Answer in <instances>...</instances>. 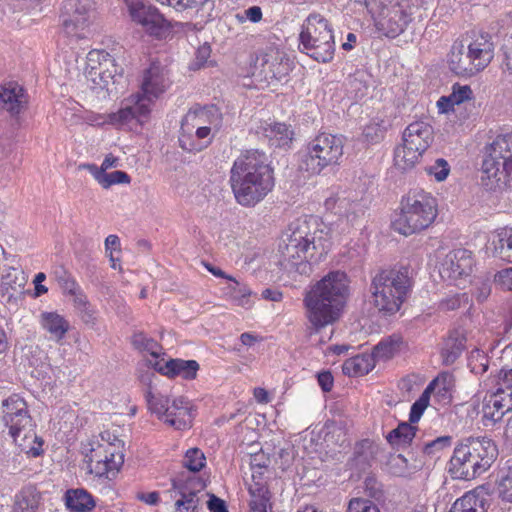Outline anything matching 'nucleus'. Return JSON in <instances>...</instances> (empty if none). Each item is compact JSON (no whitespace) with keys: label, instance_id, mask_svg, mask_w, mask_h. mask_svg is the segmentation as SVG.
<instances>
[{"label":"nucleus","instance_id":"f257e3e1","mask_svg":"<svg viewBox=\"0 0 512 512\" xmlns=\"http://www.w3.org/2000/svg\"><path fill=\"white\" fill-rule=\"evenodd\" d=\"M350 295V280L346 272H328L320 280L309 286L305 292L303 305L311 333L339 320Z\"/></svg>","mask_w":512,"mask_h":512},{"label":"nucleus","instance_id":"f03ea898","mask_svg":"<svg viewBox=\"0 0 512 512\" xmlns=\"http://www.w3.org/2000/svg\"><path fill=\"white\" fill-rule=\"evenodd\" d=\"M274 172L266 154L257 149L243 152L230 170V185L235 200L243 207H253L273 189Z\"/></svg>","mask_w":512,"mask_h":512},{"label":"nucleus","instance_id":"7ed1b4c3","mask_svg":"<svg viewBox=\"0 0 512 512\" xmlns=\"http://www.w3.org/2000/svg\"><path fill=\"white\" fill-rule=\"evenodd\" d=\"M314 217L298 219L289 226L290 233L278 245V264L287 271H303L314 252L325 250L323 230Z\"/></svg>","mask_w":512,"mask_h":512},{"label":"nucleus","instance_id":"20e7f679","mask_svg":"<svg viewBox=\"0 0 512 512\" xmlns=\"http://www.w3.org/2000/svg\"><path fill=\"white\" fill-rule=\"evenodd\" d=\"M412 272L404 265L378 269L371 276L369 303L385 316L396 314L411 293Z\"/></svg>","mask_w":512,"mask_h":512},{"label":"nucleus","instance_id":"39448f33","mask_svg":"<svg viewBox=\"0 0 512 512\" xmlns=\"http://www.w3.org/2000/svg\"><path fill=\"white\" fill-rule=\"evenodd\" d=\"M167 86L164 68L159 63H151L143 76L142 93L132 95L118 112L107 116L106 122L120 126L133 121L142 124L150 114L151 103L165 91Z\"/></svg>","mask_w":512,"mask_h":512},{"label":"nucleus","instance_id":"423d86ee","mask_svg":"<svg viewBox=\"0 0 512 512\" xmlns=\"http://www.w3.org/2000/svg\"><path fill=\"white\" fill-rule=\"evenodd\" d=\"M436 198L422 189H412L400 202V213L393 220L396 232L404 236L427 229L438 214Z\"/></svg>","mask_w":512,"mask_h":512},{"label":"nucleus","instance_id":"0eeeda50","mask_svg":"<svg viewBox=\"0 0 512 512\" xmlns=\"http://www.w3.org/2000/svg\"><path fill=\"white\" fill-rule=\"evenodd\" d=\"M494 57V43L489 33H481L467 45L455 41L448 55L450 70L461 77H472L484 70Z\"/></svg>","mask_w":512,"mask_h":512},{"label":"nucleus","instance_id":"6e6552de","mask_svg":"<svg viewBox=\"0 0 512 512\" xmlns=\"http://www.w3.org/2000/svg\"><path fill=\"white\" fill-rule=\"evenodd\" d=\"M512 174V134L498 135L485 147L481 183L486 190L505 184Z\"/></svg>","mask_w":512,"mask_h":512},{"label":"nucleus","instance_id":"1a4fd4ad","mask_svg":"<svg viewBox=\"0 0 512 512\" xmlns=\"http://www.w3.org/2000/svg\"><path fill=\"white\" fill-rule=\"evenodd\" d=\"M344 144L342 135L320 133L308 143L302 156L301 169L319 174L328 166L338 165L344 154Z\"/></svg>","mask_w":512,"mask_h":512},{"label":"nucleus","instance_id":"9d476101","mask_svg":"<svg viewBox=\"0 0 512 512\" xmlns=\"http://www.w3.org/2000/svg\"><path fill=\"white\" fill-rule=\"evenodd\" d=\"M302 51L317 62L328 63L334 57L335 41L329 22L320 16H310L299 36Z\"/></svg>","mask_w":512,"mask_h":512},{"label":"nucleus","instance_id":"9b49d317","mask_svg":"<svg viewBox=\"0 0 512 512\" xmlns=\"http://www.w3.org/2000/svg\"><path fill=\"white\" fill-rule=\"evenodd\" d=\"M433 128L425 121L410 123L402 134V145L394 151L395 165L402 170L411 169L433 141Z\"/></svg>","mask_w":512,"mask_h":512},{"label":"nucleus","instance_id":"f8f14e48","mask_svg":"<svg viewBox=\"0 0 512 512\" xmlns=\"http://www.w3.org/2000/svg\"><path fill=\"white\" fill-rule=\"evenodd\" d=\"M145 399L149 410L165 424L177 430H184L192 425L194 414L192 405L187 398L181 396L170 403L167 396L153 392L149 388L145 393Z\"/></svg>","mask_w":512,"mask_h":512},{"label":"nucleus","instance_id":"ddd939ff","mask_svg":"<svg viewBox=\"0 0 512 512\" xmlns=\"http://www.w3.org/2000/svg\"><path fill=\"white\" fill-rule=\"evenodd\" d=\"M60 17L67 36L86 38L96 18V3L94 0H64Z\"/></svg>","mask_w":512,"mask_h":512},{"label":"nucleus","instance_id":"4468645a","mask_svg":"<svg viewBox=\"0 0 512 512\" xmlns=\"http://www.w3.org/2000/svg\"><path fill=\"white\" fill-rule=\"evenodd\" d=\"M498 457V450H454L450 472L455 478L471 480L484 473Z\"/></svg>","mask_w":512,"mask_h":512},{"label":"nucleus","instance_id":"2eb2a0df","mask_svg":"<svg viewBox=\"0 0 512 512\" xmlns=\"http://www.w3.org/2000/svg\"><path fill=\"white\" fill-rule=\"evenodd\" d=\"M3 414V421L9 427L14 444L19 447L29 446L27 440L32 432V423L27 403L18 395H12L3 401Z\"/></svg>","mask_w":512,"mask_h":512},{"label":"nucleus","instance_id":"dca6fc26","mask_svg":"<svg viewBox=\"0 0 512 512\" xmlns=\"http://www.w3.org/2000/svg\"><path fill=\"white\" fill-rule=\"evenodd\" d=\"M0 301L9 310L17 311L26 304V297L31 295L26 289L28 277L20 268L3 266L1 274Z\"/></svg>","mask_w":512,"mask_h":512},{"label":"nucleus","instance_id":"f3484780","mask_svg":"<svg viewBox=\"0 0 512 512\" xmlns=\"http://www.w3.org/2000/svg\"><path fill=\"white\" fill-rule=\"evenodd\" d=\"M205 112H188L181 123L179 145L188 152H200L212 141L211 128L203 126Z\"/></svg>","mask_w":512,"mask_h":512},{"label":"nucleus","instance_id":"a211bd4d","mask_svg":"<svg viewBox=\"0 0 512 512\" xmlns=\"http://www.w3.org/2000/svg\"><path fill=\"white\" fill-rule=\"evenodd\" d=\"M256 65L260 68L264 80L270 84L286 78L292 70L293 62L285 52L270 46L257 57Z\"/></svg>","mask_w":512,"mask_h":512},{"label":"nucleus","instance_id":"6ab92c4d","mask_svg":"<svg viewBox=\"0 0 512 512\" xmlns=\"http://www.w3.org/2000/svg\"><path fill=\"white\" fill-rule=\"evenodd\" d=\"M473 268V258L470 251L457 249L449 252L440 267L443 279L461 280L468 277Z\"/></svg>","mask_w":512,"mask_h":512},{"label":"nucleus","instance_id":"aec40b11","mask_svg":"<svg viewBox=\"0 0 512 512\" xmlns=\"http://www.w3.org/2000/svg\"><path fill=\"white\" fill-rule=\"evenodd\" d=\"M454 446V448H496V443L487 432H477L464 436L457 442L453 441L450 435L436 437L424 443L423 448H445Z\"/></svg>","mask_w":512,"mask_h":512},{"label":"nucleus","instance_id":"412c9836","mask_svg":"<svg viewBox=\"0 0 512 512\" xmlns=\"http://www.w3.org/2000/svg\"><path fill=\"white\" fill-rule=\"evenodd\" d=\"M205 488L204 481L199 477H190L185 482L172 480V489L177 491L180 499L175 502L178 510L195 511L199 505L197 494Z\"/></svg>","mask_w":512,"mask_h":512},{"label":"nucleus","instance_id":"4be33fe9","mask_svg":"<svg viewBox=\"0 0 512 512\" xmlns=\"http://www.w3.org/2000/svg\"><path fill=\"white\" fill-rule=\"evenodd\" d=\"M27 108L28 96L20 84L14 81L0 84V109L17 117Z\"/></svg>","mask_w":512,"mask_h":512},{"label":"nucleus","instance_id":"5701e85b","mask_svg":"<svg viewBox=\"0 0 512 512\" xmlns=\"http://www.w3.org/2000/svg\"><path fill=\"white\" fill-rule=\"evenodd\" d=\"M382 452H386V450H382ZM381 461L386 470L395 476H404L410 470L421 466L413 450H402V452H399V450L394 452L387 451V453L381 455Z\"/></svg>","mask_w":512,"mask_h":512},{"label":"nucleus","instance_id":"b1692460","mask_svg":"<svg viewBox=\"0 0 512 512\" xmlns=\"http://www.w3.org/2000/svg\"><path fill=\"white\" fill-rule=\"evenodd\" d=\"M411 21V15L400 3L386 12L381 19L376 22L380 31L389 38H395L406 29Z\"/></svg>","mask_w":512,"mask_h":512},{"label":"nucleus","instance_id":"393cba45","mask_svg":"<svg viewBox=\"0 0 512 512\" xmlns=\"http://www.w3.org/2000/svg\"><path fill=\"white\" fill-rule=\"evenodd\" d=\"M154 369L170 378L180 376L185 380H193L197 376L199 370V364L195 360H183V359H170L165 363L156 361Z\"/></svg>","mask_w":512,"mask_h":512},{"label":"nucleus","instance_id":"a878e982","mask_svg":"<svg viewBox=\"0 0 512 512\" xmlns=\"http://www.w3.org/2000/svg\"><path fill=\"white\" fill-rule=\"evenodd\" d=\"M261 133L271 146L285 148L292 143L294 132L285 123H265L260 127Z\"/></svg>","mask_w":512,"mask_h":512},{"label":"nucleus","instance_id":"bb28decb","mask_svg":"<svg viewBox=\"0 0 512 512\" xmlns=\"http://www.w3.org/2000/svg\"><path fill=\"white\" fill-rule=\"evenodd\" d=\"M511 410L512 398L502 388H496L484 406V416L493 422H498Z\"/></svg>","mask_w":512,"mask_h":512},{"label":"nucleus","instance_id":"cd10ccee","mask_svg":"<svg viewBox=\"0 0 512 512\" xmlns=\"http://www.w3.org/2000/svg\"><path fill=\"white\" fill-rule=\"evenodd\" d=\"M41 326L46 330L52 339L61 341L69 330V322L56 312H44L40 318Z\"/></svg>","mask_w":512,"mask_h":512},{"label":"nucleus","instance_id":"c85d7f7f","mask_svg":"<svg viewBox=\"0 0 512 512\" xmlns=\"http://www.w3.org/2000/svg\"><path fill=\"white\" fill-rule=\"evenodd\" d=\"M65 504L69 510L74 512H88L95 507L92 495L83 488L67 490Z\"/></svg>","mask_w":512,"mask_h":512},{"label":"nucleus","instance_id":"c756f323","mask_svg":"<svg viewBox=\"0 0 512 512\" xmlns=\"http://www.w3.org/2000/svg\"><path fill=\"white\" fill-rule=\"evenodd\" d=\"M493 255L512 263V228H502L492 237Z\"/></svg>","mask_w":512,"mask_h":512},{"label":"nucleus","instance_id":"7c9ffc66","mask_svg":"<svg viewBox=\"0 0 512 512\" xmlns=\"http://www.w3.org/2000/svg\"><path fill=\"white\" fill-rule=\"evenodd\" d=\"M162 5H168L178 12L196 9L203 18L209 19L214 10L213 0H157Z\"/></svg>","mask_w":512,"mask_h":512},{"label":"nucleus","instance_id":"2f4dec72","mask_svg":"<svg viewBox=\"0 0 512 512\" xmlns=\"http://www.w3.org/2000/svg\"><path fill=\"white\" fill-rule=\"evenodd\" d=\"M99 455L96 454L95 468L99 474H108L109 472L118 471L124 463V455L122 450H100Z\"/></svg>","mask_w":512,"mask_h":512},{"label":"nucleus","instance_id":"473e14b6","mask_svg":"<svg viewBox=\"0 0 512 512\" xmlns=\"http://www.w3.org/2000/svg\"><path fill=\"white\" fill-rule=\"evenodd\" d=\"M250 512H268L271 508L270 493L267 486L261 482H254L248 488Z\"/></svg>","mask_w":512,"mask_h":512},{"label":"nucleus","instance_id":"72a5a7b5","mask_svg":"<svg viewBox=\"0 0 512 512\" xmlns=\"http://www.w3.org/2000/svg\"><path fill=\"white\" fill-rule=\"evenodd\" d=\"M466 337L458 332H452L444 343L441 355L446 365L453 364L465 349Z\"/></svg>","mask_w":512,"mask_h":512},{"label":"nucleus","instance_id":"f704fd0d","mask_svg":"<svg viewBox=\"0 0 512 512\" xmlns=\"http://www.w3.org/2000/svg\"><path fill=\"white\" fill-rule=\"evenodd\" d=\"M449 512H487L486 501L480 494L470 491L457 499Z\"/></svg>","mask_w":512,"mask_h":512},{"label":"nucleus","instance_id":"c9c22d12","mask_svg":"<svg viewBox=\"0 0 512 512\" xmlns=\"http://www.w3.org/2000/svg\"><path fill=\"white\" fill-rule=\"evenodd\" d=\"M372 83V75L365 69H358L348 78V89L354 98L361 99L367 95Z\"/></svg>","mask_w":512,"mask_h":512},{"label":"nucleus","instance_id":"e433bc0d","mask_svg":"<svg viewBox=\"0 0 512 512\" xmlns=\"http://www.w3.org/2000/svg\"><path fill=\"white\" fill-rule=\"evenodd\" d=\"M230 283L225 288V294L229 296L230 300L238 306L250 308L252 306L251 295L252 291L245 285L239 283L233 278L229 280Z\"/></svg>","mask_w":512,"mask_h":512},{"label":"nucleus","instance_id":"4c0bfd02","mask_svg":"<svg viewBox=\"0 0 512 512\" xmlns=\"http://www.w3.org/2000/svg\"><path fill=\"white\" fill-rule=\"evenodd\" d=\"M99 438L103 443H98L99 446H103L106 443L109 446L114 447H125L126 445L130 446L128 429L125 427L112 425L111 427L105 429L100 432Z\"/></svg>","mask_w":512,"mask_h":512},{"label":"nucleus","instance_id":"58836bf2","mask_svg":"<svg viewBox=\"0 0 512 512\" xmlns=\"http://www.w3.org/2000/svg\"><path fill=\"white\" fill-rule=\"evenodd\" d=\"M141 26L145 28L146 32L151 36L161 38L168 31L170 24L165 17L155 7L148 15L143 18Z\"/></svg>","mask_w":512,"mask_h":512},{"label":"nucleus","instance_id":"ea45409f","mask_svg":"<svg viewBox=\"0 0 512 512\" xmlns=\"http://www.w3.org/2000/svg\"><path fill=\"white\" fill-rule=\"evenodd\" d=\"M416 427L409 422L400 423L395 429L390 431L386 436L388 443L394 445H411L416 434Z\"/></svg>","mask_w":512,"mask_h":512},{"label":"nucleus","instance_id":"a19ab883","mask_svg":"<svg viewBox=\"0 0 512 512\" xmlns=\"http://www.w3.org/2000/svg\"><path fill=\"white\" fill-rule=\"evenodd\" d=\"M118 75V68L115 64L114 58L108 53V56L103 58L100 65L98 66V72L96 74V83L101 88H105L110 81L116 82L115 77ZM121 76V73H119Z\"/></svg>","mask_w":512,"mask_h":512},{"label":"nucleus","instance_id":"79ce46f5","mask_svg":"<svg viewBox=\"0 0 512 512\" xmlns=\"http://www.w3.org/2000/svg\"><path fill=\"white\" fill-rule=\"evenodd\" d=\"M371 369L372 365L370 363V358L364 355H357L349 358L342 366L343 373L349 377L368 374Z\"/></svg>","mask_w":512,"mask_h":512},{"label":"nucleus","instance_id":"37998d69","mask_svg":"<svg viewBox=\"0 0 512 512\" xmlns=\"http://www.w3.org/2000/svg\"><path fill=\"white\" fill-rule=\"evenodd\" d=\"M437 383L438 380H432L422 392L420 397L412 404L409 414V423L411 425L417 423L420 420L425 409L429 405L430 396L433 393V388Z\"/></svg>","mask_w":512,"mask_h":512},{"label":"nucleus","instance_id":"c03bdc74","mask_svg":"<svg viewBox=\"0 0 512 512\" xmlns=\"http://www.w3.org/2000/svg\"><path fill=\"white\" fill-rule=\"evenodd\" d=\"M472 94V89L468 85H453L452 93L448 97L443 96L438 100L437 106L439 111L447 113V109L444 108V103L454 102V104L459 105L466 100H470L472 98Z\"/></svg>","mask_w":512,"mask_h":512},{"label":"nucleus","instance_id":"a18cd8bd","mask_svg":"<svg viewBox=\"0 0 512 512\" xmlns=\"http://www.w3.org/2000/svg\"><path fill=\"white\" fill-rule=\"evenodd\" d=\"M401 345V338L399 336H391L388 339L380 341L374 348L372 356L376 360H386L391 358Z\"/></svg>","mask_w":512,"mask_h":512},{"label":"nucleus","instance_id":"49530a36","mask_svg":"<svg viewBox=\"0 0 512 512\" xmlns=\"http://www.w3.org/2000/svg\"><path fill=\"white\" fill-rule=\"evenodd\" d=\"M131 343L135 349L139 351H146L155 358L158 357L160 345L153 338L147 337L144 333H134L131 338Z\"/></svg>","mask_w":512,"mask_h":512},{"label":"nucleus","instance_id":"de8ad7c7","mask_svg":"<svg viewBox=\"0 0 512 512\" xmlns=\"http://www.w3.org/2000/svg\"><path fill=\"white\" fill-rule=\"evenodd\" d=\"M399 3V0H365V6L376 22Z\"/></svg>","mask_w":512,"mask_h":512},{"label":"nucleus","instance_id":"09e8293b","mask_svg":"<svg viewBox=\"0 0 512 512\" xmlns=\"http://www.w3.org/2000/svg\"><path fill=\"white\" fill-rule=\"evenodd\" d=\"M131 19L140 24L143 18L148 17L149 13L155 8L152 5H146L141 0H124Z\"/></svg>","mask_w":512,"mask_h":512},{"label":"nucleus","instance_id":"8fccbe9b","mask_svg":"<svg viewBox=\"0 0 512 512\" xmlns=\"http://www.w3.org/2000/svg\"><path fill=\"white\" fill-rule=\"evenodd\" d=\"M206 465V457L203 450H186L183 466L191 472H198Z\"/></svg>","mask_w":512,"mask_h":512},{"label":"nucleus","instance_id":"3c124183","mask_svg":"<svg viewBox=\"0 0 512 512\" xmlns=\"http://www.w3.org/2000/svg\"><path fill=\"white\" fill-rule=\"evenodd\" d=\"M108 56V52L104 50H92L87 55V66L86 74L91 81L96 83V74L98 72V66L100 65L103 58Z\"/></svg>","mask_w":512,"mask_h":512},{"label":"nucleus","instance_id":"603ef678","mask_svg":"<svg viewBox=\"0 0 512 512\" xmlns=\"http://www.w3.org/2000/svg\"><path fill=\"white\" fill-rule=\"evenodd\" d=\"M469 301L467 293L455 294L441 300L439 303V309L441 311H453L460 308L462 305H467Z\"/></svg>","mask_w":512,"mask_h":512},{"label":"nucleus","instance_id":"864d4df0","mask_svg":"<svg viewBox=\"0 0 512 512\" xmlns=\"http://www.w3.org/2000/svg\"><path fill=\"white\" fill-rule=\"evenodd\" d=\"M32 489L26 487L15 497L13 512H32Z\"/></svg>","mask_w":512,"mask_h":512},{"label":"nucleus","instance_id":"5fc2aeb1","mask_svg":"<svg viewBox=\"0 0 512 512\" xmlns=\"http://www.w3.org/2000/svg\"><path fill=\"white\" fill-rule=\"evenodd\" d=\"M425 171L427 174L434 176L438 182H441L449 175L450 165L445 159L439 158L433 165L425 167Z\"/></svg>","mask_w":512,"mask_h":512},{"label":"nucleus","instance_id":"6e6d98bb","mask_svg":"<svg viewBox=\"0 0 512 512\" xmlns=\"http://www.w3.org/2000/svg\"><path fill=\"white\" fill-rule=\"evenodd\" d=\"M130 182L131 177L125 171L116 170L110 173H104L103 180L101 181V186L104 189H108L109 187L115 184H129Z\"/></svg>","mask_w":512,"mask_h":512},{"label":"nucleus","instance_id":"4d7b16f0","mask_svg":"<svg viewBox=\"0 0 512 512\" xmlns=\"http://www.w3.org/2000/svg\"><path fill=\"white\" fill-rule=\"evenodd\" d=\"M348 512H380V510L370 500L353 498L348 504Z\"/></svg>","mask_w":512,"mask_h":512},{"label":"nucleus","instance_id":"13d9d810","mask_svg":"<svg viewBox=\"0 0 512 512\" xmlns=\"http://www.w3.org/2000/svg\"><path fill=\"white\" fill-rule=\"evenodd\" d=\"M497 491L499 497L506 502L512 503V471L502 477L498 483Z\"/></svg>","mask_w":512,"mask_h":512},{"label":"nucleus","instance_id":"bf43d9fd","mask_svg":"<svg viewBox=\"0 0 512 512\" xmlns=\"http://www.w3.org/2000/svg\"><path fill=\"white\" fill-rule=\"evenodd\" d=\"M434 380H438V383L434 386L433 392L444 399L450 398V386H451V376L449 374H442L436 377Z\"/></svg>","mask_w":512,"mask_h":512},{"label":"nucleus","instance_id":"052dcab7","mask_svg":"<svg viewBox=\"0 0 512 512\" xmlns=\"http://www.w3.org/2000/svg\"><path fill=\"white\" fill-rule=\"evenodd\" d=\"M346 437L343 431L340 428H334L333 431L327 432L324 437V444L326 447L339 445L340 447H345Z\"/></svg>","mask_w":512,"mask_h":512},{"label":"nucleus","instance_id":"680f3d73","mask_svg":"<svg viewBox=\"0 0 512 512\" xmlns=\"http://www.w3.org/2000/svg\"><path fill=\"white\" fill-rule=\"evenodd\" d=\"M496 388H502L512 398V369H501L498 374Z\"/></svg>","mask_w":512,"mask_h":512},{"label":"nucleus","instance_id":"e2e57ef3","mask_svg":"<svg viewBox=\"0 0 512 512\" xmlns=\"http://www.w3.org/2000/svg\"><path fill=\"white\" fill-rule=\"evenodd\" d=\"M364 487L367 495L372 498L378 500L383 496L382 485L373 476L366 477Z\"/></svg>","mask_w":512,"mask_h":512},{"label":"nucleus","instance_id":"0e129e2a","mask_svg":"<svg viewBox=\"0 0 512 512\" xmlns=\"http://www.w3.org/2000/svg\"><path fill=\"white\" fill-rule=\"evenodd\" d=\"M494 281L502 289L512 291V267L498 271L494 276Z\"/></svg>","mask_w":512,"mask_h":512},{"label":"nucleus","instance_id":"69168bd1","mask_svg":"<svg viewBox=\"0 0 512 512\" xmlns=\"http://www.w3.org/2000/svg\"><path fill=\"white\" fill-rule=\"evenodd\" d=\"M271 463V455L266 453L265 450H258L250 456V464L252 467L267 468Z\"/></svg>","mask_w":512,"mask_h":512},{"label":"nucleus","instance_id":"338daca9","mask_svg":"<svg viewBox=\"0 0 512 512\" xmlns=\"http://www.w3.org/2000/svg\"><path fill=\"white\" fill-rule=\"evenodd\" d=\"M503 55L502 70L504 73H508L509 76H512V36L503 46Z\"/></svg>","mask_w":512,"mask_h":512},{"label":"nucleus","instance_id":"774afa93","mask_svg":"<svg viewBox=\"0 0 512 512\" xmlns=\"http://www.w3.org/2000/svg\"><path fill=\"white\" fill-rule=\"evenodd\" d=\"M237 18L240 22L248 19L252 23H258L262 19V10L259 6H251L244 10V14H237Z\"/></svg>","mask_w":512,"mask_h":512}]
</instances>
